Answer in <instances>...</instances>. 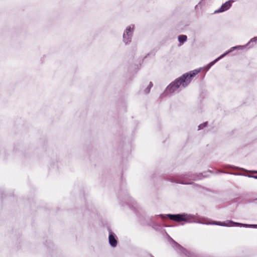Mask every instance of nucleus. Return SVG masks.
Masks as SVG:
<instances>
[{"mask_svg":"<svg viewBox=\"0 0 257 257\" xmlns=\"http://www.w3.org/2000/svg\"><path fill=\"white\" fill-rule=\"evenodd\" d=\"M200 72V70L196 69L182 75L168 86L167 90L170 93L174 92L180 86H186L190 83L193 77Z\"/></svg>","mask_w":257,"mask_h":257,"instance_id":"1","label":"nucleus"},{"mask_svg":"<svg viewBox=\"0 0 257 257\" xmlns=\"http://www.w3.org/2000/svg\"><path fill=\"white\" fill-rule=\"evenodd\" d=\"M134 30V26L132 28L129 26L126 28L125 31L123 34V41L125 44H128L131 42L132 33Z\"/></svg>","mask_w":257,"mask_h":257,"instance_id":"2","label":"nucleus"},{"mask_svg":"<svg viewBox=\"0 0 257 257\" xmlns=\"http://www.w3.org/2000/svg\"><path fill=\"white\" fill-rule=\"evenodd\" d=\"M167 216L170 219L177 222L187 221L188 219L186 215L185 214H168Z\"/></svg>","mask_w":257,"mask_h":257,"instance_id":"3","label":"nucleus"},{"mask_svg":"<svg viewBox=\"0 0 257 257\" xmlns=\"http://www.w3.org/2000/svg\"><path fill=\"white\" fill-rule=\"evenodd\" d=\"M211 224L217 225L224 226H231L233 224L236 225H239L240 226H246L247 225L244 224H240L238 223H235L232 221H227L226 222H220V221H213L210 223Z\"/></svg>","mask_w":257,"mask_h":257,"instance_id":"4","label":"nucleus"},{"mask_svg":"<svg viewBox=\"0 0 257 257\" xmlns=\"http://www.w3.org/2000/svg\"><path fill=\"white\" fill-rule=\"evenodd\" d=\"M232 1H228L223 4L221 7L218 10L215 11V13H221L228 10L231 6Z\"/></svg>","mask_w":257,"mask_h":257,"instance_id":"5","label":"nucleus"},{"mask_svg":"<svg viewBox=\"0 0 257 257\" xmlns=\"http://www.w3.org/2000/svg\"><path fill=\"white\" fill-rule=\"evenodd\" d=\"M109 242L112 247H115L117 243L114 234L111 232H110L109 235Z\"/></svg>","mask_w":257,"mask_h":257,"instance_id":"6","label":"nucleus"},{"mask_svg":"<svg viewBox=\"0 0 257 257\" xmlns=\"http://www.w3.org/2000/svg\"><path fill=\"white\" fill-rule=\"evenodd\" d=\"M178 40L181 43H183L187 40V36L184 35H180L178 37Z\"/></svg>","mask_w":257,"mask_h":257,"instance_id":"7","label":"nucleus"},{"mask_svg":"<svg viewBox=\"0 0 257 257\" xmlns=\"http://www.w3.org/2000/svg\"><path fill=\"white\" fill-rule=\"evenodd\" d=\"M231 51H228V52H226L225 53L222 54V55H221L220 56H219L218 58H217V59H216L212 63L214 64L215 63V62H216L217 61H218L220 59L223 58L224 56H225L227 54H228L229 52H230Z\"/></svg>","mask_w":257,"mask_h":257,"instance_id":"8","label":"nucleus"},{"mask_svg":"<svg viewBox=\"0 0 257 257\" xmlns=\"http://www.w3.org/2000/svg\"><path fill=\"white\" fill-rule=\"evenodd\" d=\"M206 125V123H203V124H200L199 125V129H202L204 127H205V126Z\"/></svg>","mask_w":257,"mask_h":257,"instance_id":"9","label":"nucleus"},{"mask_svg":"<svg viewBox=\"0 0 257 257\" xmlns=\"http://www.w3.org/2000/svg\"><path fill=\"white\" fill-rule=\"evenodd\" d=\"M153 84L151 82L150 83V86L151 87L152 86Z\"/></svg>","mask_w":257,"mask_h":257,"instance_id":"10","label":"nucleus"},{"mask_svg":"<svg viewBox=\"0 0 257 257\" xmlns=\"http://www.w3.org/2000/svg\"><path fill=\"white\" fill-rule=\"evenodd\" d=\"M255 178H257V176L255 177Z\"/></svg>","mask_w":257,"mask_h":257,"instance_id":"11","label":"nucleus"}]
</instances>
